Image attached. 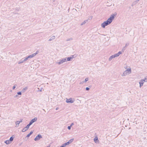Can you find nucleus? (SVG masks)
<instances>
[{"mask_svg": "<svg viewBox=\"0 0 147 147\" xmlns=\"http://www.w3.org/2000/svg\"><path fill=\"white\" fill-rule=\"evenodd\" d=\"M111 22L110 21L108 20L104 22L101 24V26L103 28H105L106 26L109 25Z\"/></svg>", "mask_w": 147, "mask_h": 147, "instance_id": "obj_1", "label": "nucleus"}, {"mask_svg": "<svg viewBox=\"0 0 147 147\" xmlns=\"http://www.w3.org/2000/svg\"><path fill=\"white\" fill-rule=\"evenodd\" d=\"M74 139H72L70 140L68 142H65V143L63 144L62 145L63 147H65L67 145H68L70 144L73 141Z\"/></svg>", "mask_w": 147, "mask_h": 147, "instance_id": "obj_2", "label": "nucleus"}, {"mask_svg": "<svg viewBox=\"0 0 147 147\" xmlns=\"http://www.w3.org/2000/svg\"><path fill=\"white\" fill-rule=\"evenodd\" d=\"M117 13H116L115 15L114 14H112L111 15L110 17L108 20L110 21L111 22H112V21L113 19H114Z\"/></svg>", "mask_w": 147, "mask_h": 147, "instance_id": "obj_3", "label": "nucleus"}, {"mask_svg": "<svg viewBox=\"0 0 147 147\" xmlns=\"http://www.w3.org/2000/svg\"><path fill=\"white\" fill-rule=\"evenodd\" d=\"M67 61V58H65L63 59H62L60 60L59 62H58L57 63V64L58 65H60L63 63Z\"/></svg>", "mask_w": 147, "mask_h": 147, "instance_id": "obj_4", "label": "nucleus"}, {"mask_svg": "<svg viewBox=\"0 0 147 147\" xmlns=\"http://www.w3.org/2000/svg\"><path fill=\"white\" fill-rule=\"evenodd\" d=\"M75 101V100L74 98L72 99L71 98H69V99H67L66 102L67 103H72L74 102Z\"/></svg>", "mask_w": 147, "mask_h": 147, "instance_id": "obj_5", "label": "nucleus"}, {"mask_svg": "<svg viewBox=\"0 0 147 147\" xmlns=\"http://www.w3.org/2000/svg\"><path fill=\"white\" fill-rule=\"evenodd\" d=\"M42 136L40 134H38L37 136L35 138L34 140L35 141H37L39 140L40 138H42Z\"/></svg>", "mask_w": 147, "mask_h": 147, "instance_id": "obj_6", "label": "nucleus"}, {"mask_svg": "<svg viewBox=\"0 0 147 147\" xmlns=\"http://www.w3.org/2000/svg\"><path fill=\"white\" fill-rule=\"evenodd\" d=\"M127 75V74H129L131 73V68H129L126 70L124 72Z\"/></svg>", "mask_w": 147, "mask_h": 147, "instance_id": "obj_7", "label": "nucleus"}, {"mask_svg": "<svg viewBox=\"0 0 147 147\" xmlns=\"http://www.w3.org/2000/svg\"><path fill=\"white\" fill-rule=\"evenodd\" d=\"M30 126L27 125V126L24 127L22 130V131L23 132H25L29 128Z\"/></svg>", "mask_w": 147, "mask_h": 147, "instance_id": "obj_8", "label": "nucleus"}, {"mask_svg": "<svg viewBox=\"0 0 147 147\" xmlns=\"http://www.w3.org/2000/svg\"><path fill=\"white\" fill-rule=\"evenodd\" d=\"M15 136L14 135H12L11 137L9 139V141L11 142H11L12 141H13V140L14 139V138H15Z\"/></svg>", "mask_w": 147, "mask_h": 147, "instance_id": "obj_9", "label": "nucleus"}, {"mask_svg": "<svg viewBox=\"0 0 147 147\" xmlns=\"http://www.w3.org/2000/svg\"><path fill=\"white\" fill-rule=\"evenodd\" d=\"M74 58V56L73 55H71V57H68L67 58V61H71L72 60V59Z\"/></svg>", "mask_w": 147, "mask_h": 147, "instance_id": "obj_10", "label": "nucleus"}, {"mask_svg": "<svg viewBox=\"0 0 147 147\" xmlns=\"http://www.w3.org/2000/svg\"><path fill=\"white\" fill-rule=\"evenodd\" d=\"M28 89V87H26L25 88H24L22 90L21 92L22 93L24 92Z\"/></svg>", "mask_w": 147, "mask_h": 147, "instance_id": "obj_11", "label": "nucleus"}, {"mask_svg": "<svg viewBox=\"0 0 147 147\" xmlns=\"http://www.w3.org/2000/svg\"><path fill=\"white\" fill-rule=\"evenodd\" d=\"M144 83V82L142 81H141V80L140 81V82H139L140 87V88H141L142 86H143Z\"/></svg>", "mask_w": 147, "mask_h": 147, "instance_id": "obj_12", "label": "nucleus"}, {"mask_svg": "<svg viewBox=\"0 0 147 147\" xmlns=\"http://www.w3.org/2000/svg\"><path fill=\"white\" fill-rule=\"evenodd\" d=\"M37 117H35L34 119H32L31 121H32V122L33 123L36 121L37 120Z\"/></svg>", "mask_w": 147, "mask_h": 147, "instance_id": "obj_13", "label": "nucleus"}, {"mask_svg": "<svg viewBox=\"0 0 147 147\" xmlns=\"http://www.w3.org/2000/svg\"><path fill=\"white\" fill-rule=\"evenodd\" d=\"M33 133V131H31L29 134H27L26 137H29Z\"/></svg>", "mask_w": 147, "mask_h": 147, "instance_id": "obj_14", "label": "nucleus"}, {"mask_svg": "<svg viewBox=\"0 0 147 147\" xmlns=\"http://www.w3.org/2000/svg\"><path fill=\"white\" fill-rule=\"evenodd\" d=\"M55 38V36H52L49 40V41H51L53 40H54Z\"/></svg>", "mask_w": 147, "mask_h": 147, "instance_id": "obj_15", "label": "nucleus"}, {"mask_svg": "<svg viewBox=\"0 0 147 147\" xmlns=\"http://www.w3.org/2000/svg\"><path fill=\"white\" fill-rule=\"evenodd\" d=\"M4 142L7 144H8L11 143V142L9 141V140L5 141Z\"/></svg>", "mask_w": 147, "mask_h": 147, "instance_id": "obj_16", "label": "nucleus"}, {"mask_svg": "<svg viewBox=\"0 0 147 147\" xmlns=\"http://www.w3.org/2000/svg\"><path fill=\"white\" fill-rule=\"evenodd\" d=\"M88 20H84L82 23L80 25L82 26L84 24H85L86 23V22H88Z\"/></svg>", "mask_w": 147, "mask_h": 147, "instance_id": "obj_17", "label": "nucleus"}, {"mask_svg": "<svg viewBox=\"0 0 147 147\" xmlns=\"http://www.w3.org/2000/svg\"><path fill=\"white\" fill-rule=\"evenodd\" d=\"M23 59H22L21 60L19 61L18 62V63L20 64L23 63L24 61Z\"/></svg>", "mask_w": 147, "mask_h": 147, "instance_id": "obj_18", "label": "nucleus"}, {"mask_svg": "<svg viewBox=\"0 0 147 147\" xmlns=\"http://www.w3.org/2000/svg\"><path fill=\"white\" fill-rule=\"evenodd\" d=\"M141 80V81H142L144 82H147V78H144V79H142Z\"/></svg>", "mask_w": 147, "mask_h": 147, "instance_id": "obj_19", "label": "nucleus"}, {"mask_svg": "<svg viewBox=\"0 0 147 147\" xmlns=\"http://www.w3.org/2000/svg\"><path fill=\"white\" fill-rule=\"evenodd\" d=\"M113 58H114L113 57V55H111L109 58V61H111L112 59H113Z\"/></svg>", "mask_w": 147, "mask_h": 147, "instance_id": "obj_20", "label": "nucleus"}, {"mask_svg": "<svg viewBox=\"0 0 147 147\" xmlns=\"http://www.w3.org/2000/svg\"><path fill=\"white\" fill-rule=\"evenodd\" d=\"M97 140L98 141V138L97 137H96L94 139V141L96 143Z\"/></svg>", "mask_w": 147, "mask_h": 147, "instance_id": "obj_21", "label": "nucleus"}, {"mask_svg": "<svg viewBox=\"0 0 147 147\" xmlns=\"http://www.w3.org/2000/svg\"><path fill=\"white\" fill-rule=\"evenodd\" d=\"M23 59V60H24V62L26 61L28 59V58L27 57H26L24 58Z\"/></svg>", "mask_w": 147, "mask_h": 147, "instance_id": "obj_22", "label": "nucleus"}, {"mask_svg": "<svg viewBox=\"0 0 147 147\" xmlns=\"http://www.w3.org/2000/svg\"><path fill=\"white\" fill-rule=\"evenodd\" d=\"M33 123L32 122V121L31 120L30 121V122L28 124V125H29L30 126V125H31Z\"/></svg>", "mask_w": 147, "mask_h": 147, "instance_id": "obj_23", "label": "nucleus"}, {"mask_svg": "<svg viewBox=\"0 0 147 147\" xmlns=\"http://www.w3.org/2000/svg\"><path fill=\"white\" fill-rule=\"evenodd\" d=\"M139 0H137L135 1L134 2L133 4L134 5H135L138 1H139Z\"/></svg>", "mask_w": 147, "mask_h": 147, "instance_id": "obj_24", "label": "nucleus"}, {"mask_svg": "<svg viewBox=\"0 0 147 147\" xmlns=\"http://www.w3.org/2000/svg\"><path fill=\"white\" fill-rule=\"evenodd\" d=\"M139 0H137L135 1L134 2L133 4L134 5H135L138 1H139Z\"/></svg>", "mask_w": 147, "mask_h": 147, "instance_id": "obj_25", "label": "nucleus"}, {"mask_svg": "<svg viewBox=\"0 0 147 147\" xmlns=\"http://www.w3.org/2000/svg\"><path fill=\"white\" fill-rule=\"evenodd\" d=\"M22 92H17V94L18 95H22Z\"/></svg>", "mask_w": 147, "mask_h": 147, "instance_id": "obj_26", "label": "nucleus"}, {"mask_svg": "<svg viewBox=\"0 0 147 147\" xmlns=\"http://www.w3.org/2000/svg\"><path fill=\"white\" fill-rule=\"evenodd\" d=\"M127 75L126 74H125L124 72L121 75V76H125Z\"/></svg>", "mask_w": 147, "mask_h": 147, "instance_id": "obj_27", "label": "nucleus"}, {"mask_svg": "<svg viewBox=\"0 0 147 147\" xmlns=\"http://www.w3.org/2000/svg\"><path fill=\"white\" fill-rule=\"evenodd\" d=\"M17 86V85L16 84H15L14 85V86L13 87V88H12L13 89V90L15 89Z\"/></svg>", "mask_w": 147, "mask_h": 147, "instance_id": "obj_28", "label": "nucleus"}, {"mask_svg": "<svg viewBox=\"0 0 147 147\" xmlns=\"http://www.w3.org/2000/svg\"><path fill=\"white\" fill-rule=\"evenodd\" d=\"M73 39V38H68L66 40V41H70V40H71Z\"/></svg>", "mask_w": 147, "mask_h": 147, "instance_id": "obj_29", "label": "nucleus"}, {"mask_svg": "<svg viewBox=\"0 0 147 147\" xmlns=\"http://www.w3.org/2000/svg\"><path fill=\"white\" fill-rule=\"evenodd\" d=\"M88 80V78H85V80H84V82H86Z\"/></svg>", "mask_w": 147, "mask_h": 147, "instance_id": "obj_30", "label": "nucleus"}, {"mask_svg": "<svg viewBox=\"0 0 147 147\" xmlns=\"http://www.w3.org/2000/svg\"><path fill=\"white\" fill-rule=\"evenodd\" d=\"M20 123V122L19 121H17L16 122V125H19Z\"/></svg>", "mask_w": 147, "mask_h": 147, "instance_id": "obj_31", "label": "nucleus"}, {"mask_svg": "<svg viewBox=\"0 0 147 147\" xmlns=\"http://www.w3.org/2000/svg\"><path fill=\"white\" fill-rule=\"evenodd\" d=\"M129 45V43H127L125 44V46L124 47V49L125 47L128 46Z\"/></svg>", "mask_w": 147, "mask_h": 147, "instance_id": "obj_32", "label": "nucleus"}, {"mask_svg": "<svg viewBox=\"0 0 147 147\" xmlns=\"http://www.w3.org/2000/svg\"><path fill=\"white\" fill-rule=\"evenodd\" d=\"M27 57H28V59L29 58H31L33 57L31 55L28 56Z\"/></svg>", "mask_w": 147, "mask_h": 147, "instance_id": "obj_33", "label": "nucleus"}, {"mask_svg": "<svg viewBox=\"0 0 147 147\" xmlns=\"http://www.w3.org/2000/svg\"><path fill=\"white\" fill-rule=\"evenodd\" d=\"M117 54V55L119 56L120 54H121V51H119L118 52V53Z\"/></svg>", "mask_w": 147, "mask_h": 147, "instance_id": "obj_34", "label": "nucleus"}, {"mask_svg": "<svg viewBox=\"0 0 147 147\" xmlns=\"http://www.w3.org/2000/svg\"><path fill=\"white\" fill-rule=\"evenodd\" d=\"M36 55V54H35V53H33V54H32V55H31L32 57H34Z\"/></svg>", "mask_w": 147, "mask_h": 147, "instance_id": "obj_35", "label": "nucleus"}, {"mask_svg": "<svg viewBox=\"0 0 147 147\" xmlns=\"http://www.w3.org/2000/svg\"><path fill=\"white\" fill-rule=\"evenodd\" d=\"M86 90L87 91H88L90 90V88L88 87H87L86 88Z\"/></svg>", "mask_w": 147, "mask_h": 147, "instance_id": "obj_36", "label": "nucleus"}, {"mask_svg": "<svg viewBox=\"0 0 147 147\" xmlns=\"http://www.w3.org/2000/svg\"><path fill=\"white\" fill-rule=\"evenodd\" d=\"M71 127L70 126H68L67 127V129L69 130H70L71 129Z\"/></svg>", "mask_w": 147, "mask_h": 147, "instance_id": "obj_37", "label": "nucleus"}, {"mask_svg": "<svg viewBox=\"0 0 147 147\" xmlns=\"http://www.w3.org/2000/svg\"><path fill=\"white\" fill-rule=\"evenodd\" d=\"M84 82V81L81 82L80 83V84H83Z\"/></svg>", "mask_w": 147, "mask_h": 147, "instance_id": "obj_38", "label": "nucleus"}, {"mask_svg": "<svg viewBox=\"0 0 147 147\" xmlns=\"http://www.w3.org/2000/svg\"><path fill=\"white\" fill-rule=\"evenodd\" d=\"M39 53V51L37 50L36 51V52L35 53V54H36V55L37 54H38Z\"/></svg>", "mask_w": 147, "mask_h": 147, "instance_id": "obj_39", "label": "nucleus"}, {"mask_svg": "<svg viewBox=\"0 0 147 147\" xmlns=\"http://www.w3.org/2000/svg\"><path fill=\"white\" fill-rule=\"evenodd\" d=\"M18 96V95L17 94H16L14 96V98H16V97H17Z\"/></svg>", "mask_w": 147, "mask_h": 147, "instance_id": "obj_40", "label": "nucleus"}, {"mask_svg": "<svg viewBox=\"0 0 147 147\" xmlns=\"http://www.w3.org/2000/svg\"><path fill=\"white\" fill-rule=\"evenodd\" d=\"M23 120V119H20V121H19V122H20V123L22 122V120Z\"/></svg>", "mask_w": 147, "mask_h": 147, "instance_id": "obj_41", "label": "nucleus"}, {"mask_svg": "<svg viewBox=\"0 0 147 147\" xmlns=\"http://www.w3.org/2000/svg\"><path fill=\"white\" fill-rule=\"evenodd\" d=\"M113 57L114 58L115 57H116L115 54H114V55H113Z\"/></svg>", "mask_w": 147, "mask_h": 147, "instance_id": "obj_42", "label": "nucleus"}, {"mask_svg": "<svg viewBox=\"0 0 147 147\" xmlns=\"http://www.w3.org/2000/svg\"><path fill=\"white\" fill-rule=\"evenodd\" d=\"M73 125H74V123H72L71 124V125H70V126L71 127V126H72Z\"/></svg>", "mask_w": 147, "mask_h": 147, "instance_id": "obj_43", "label": "nucleus"}, {"mask_svg": "<svg viewBox=\"0 0 147 147\" xmlns=\"http://www.w3.org/2000/svg\"><path fill=\"white\" fill-rule=\"evenodd\" d=\"M115 54V55H116V57H118V56H118V55H117V54Z\"/></svg>", "mask_w": 147, "mask_h": 147, "instance_id": "obj_44", "label": "nucleus"}, {"mask_svg": "<svg viewBox=\"0 0 147 147\" xmlns=\"http://www.w3.org/2000/svg\"><path fill=\"white\" fill-rule=\"evenodd\" d=\"M59 109V108L58 107H57L56 108V110H57Z\"/></svg>", "mask_w": 147, "mask_h": 147, "instance_id": "obj_45", "label": "nucleus"}, {"mask_svg": "<svg viewBox=\"0 0 147 147\" xmlns=\"http://www.w3.org/2000/svg\"><path fill=\"white\" fill-rule=\"evenodd\" d=\"M16 10L17 11H19V9H18V8H17L16 9Z\"/></svg>", "mask_w": 147, "mask_h": 147, "instance_id": "obj_46", "label": "nucleus"}, {"mask_svg": "<svg viewBox=\"0 0 147 147\" xmlns=\"http://www.w3.org/2000/svg\"><path fill=\"white\" fill-rule=\"evenodd\" d=\"M60 147H63L62 145H61Z\"/></svg>", "mask_w": 147, "mask_h": 147, "instance_id": "obj_47", "label": "nucleus"}, {"mask_svg": "<svg viewBox=\"0 0 147 147\" xmlns=\"http://www.w3.org/2000/svg\"><path fill=\"white\" fill-rule=\"evenodd\" d=\"M50 146H47V147H50Z\"/></svg>", "mask_w": 147, "mask_h": 147, "instance_id": "obj_48", "label": "nucleus"}]
</instances>
